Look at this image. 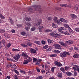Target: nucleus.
Masks as SVG:
<instances>
[{
    "mask_svg": "<svg viewBox=\"0 0 79 79\" xmlns=\"http://www.w3.org/2000/svg\"><path fill=\"white\" fill-rule=\"evenodd\" d=\"M20 72L21 73H23V74H25L26 73V72L24 71H23V70H20Z\"/></svg>",
    "mask_w": 79,
    "mask_h": 79,
    "instance_id": "09e8293b",
    "label": "nucleus"
},
{
    "mask_svg": "<svg viewBox=\"0 0 79 79\" xmlns=\"http://www.w3.org/2000/svg\"><path fill=\"white\" fill-rule=\"evenodd\" d=\"M42 79V77L40 76L37 77L36 79Z\"/></svg>",
    "mask_w": 79,
    "mask_h": 79,
    "instance_id": "37998d69",
    "label": "nucleus"
},
{
    "mask_svg": "<svg viewBox=\"0 0 79 79\" xmlns=\"http://www.w3.org/2000/svg\"><path fill=\"white\" fill-rule=\"evenodd\" d=\"M34 42L35 44H38V45H40V41H35Z\"/></svg>",
    "mask_w": 79,
    "mask_h": 79,
    "instance_id": "a878e982",
    "label": "nucleus"
},
{
    "mask_svg": "<svg viewBox=\"0 0 79 79\" xmlns=\"http://www.w3.org/2000/svg\"><path fill=\"white\" fill-rule=\"evenodd\" d=\"M48 42L49 44H51V43H53V41L51 40H48Z\"/></svg>",
    "mask_w": 79,
    "mask_h": 79,
    "instance_id": "cd10ccee",
    "label": "nucleus"
},
{
    "mask_svg": "<svg viewBox=\"0 0 79 79\" xmlns=\"http://www.w3.org/2000/svg\"><path fill=\"white\" fill-rule=\"evenodd\" d=\"M15 73H16V74H17L18 75L19 74V72H18V71H17V70H15Z\"/></svg>",
    "mask_w": 79,
    "mask_h": 79,
    "instance_id": "603ef678",
    "label": "nucleus"
},
{
    "mask_svg": "<svg viewBox=\"0 0 79 79\" xmlns=\"http://www.w3.org/2000/svg\"><path fill=\"white\" fill-rule=\"evenodd\" d=\"M44 31L45 32H50V30H44Z\"/></svg>",
    "mask_w": 79,
    "mask_h": 79,
    "instance_id": "338daca9",
    "label": "nucleus"
},
{
    "mask_svg": "<svg viewBox=\"0 0 79 79\" xmlns=\"http://www.w3.org/2000/svg\"><path fill=\"white\" fill-rule=\"evenodd\" d=\"M21 45L22 47H27V45H25V44H21Z\"/></svg>",
    "mask_w": 79,
    "mask_h": 79,
    "instance_id": "79ce46f5",
    "label": "nucleus"
},
{
    "mask_svg": "<svg viewBox=\"0 0 79 79\" xmlns=\"http://www.w3.org/2000/svg\"><path fill=\"white\" fill-rule=\"evenodd\" d=\"M75 66H76L77 68V71H78L79 73V68L78 67V66H77V65H75Z\"/></svg>",
    "mask_w": 79,
    "mask_h": 79,
    "instance_id": "0e129e2a",
    "label": "nucleus"
},
{
    "mask_svg": "<svg viewBox=\"0 0 79 79\" xmlns=\"http://www.w3.org/2000/svg\"><path fill=\"white\" fill-rule=\"evenodd\" d=\"M27 44L28 46H31L32 45V43H27Z\"/></svg>",
    "mask_w": 79,
    "mask_h": 79,
    "instance_id": "a18cd8bd",
    "label": "nucleus"
},
{
    "mask_svg": "<svg viewBox=\"0 0 79 79\" xmlns=\"http://www.w3.org/2000/svg\"><path fill=\"white\" fill-rule=\"evenodd\" d=\"M40 62L39 61H38L36 62L35 63V64H36L37 65H39V63H40Z\"/></svg>",
    "mask_w": 79,
    "mask_h": 79,
    "instance_id": "4d7b16f0",
    "label": "nucleus"
},
{
    "mask_svg": "<svg viewBox=\"0 0 79 79\" xmlns=\"http://www.w3.org/2000/svg\"><path fill=\"white\" fill-rule=\"evenodd\" d=\"M54 64H55L56 66H58V67H61V66H62V64L61 63L59 62L55 61L54 62Z\"/></svg>",
    "mask_w": 79,
    "mask_h": 79,
    "instance_id": "39448f33",
    "label": "nucleus"
},
{
    "mask_svg": "<svg viewBox=\"0 0 79 79\" xmlns=\"http://www.w3.org/2000/svg\"><path fill=\"white\" fill-rule=\"evenodd\" d=\"M57 17H55L53 19V20L55 23H56V22H57Z\"/></svg>",
    "mask_w": 79,
    "mask_h": 79,
    "instance_id": "4be33fe9",
    "label": "nucleus"
},
{
    "mask_svg": "<svg viewBox=\"0 0 79 79\" xmlns=\"http://www.w3.org/2000/svg\"><path fill=\"white\" fill-rule=\"evenodd\" d=\"M52 26L54 28H56L58 27V26L56 25H55L53 23H52Z\"/></svg>",
    "mask_w": 79,
    "mask_h": 79,
    "instance_id": "6ab92c4d",
    "label": "nucleus"
},
{
    "mask_svg": "<svg viewBox=\"0 0 79 79\" xmlns=\"http://www.w3.org/2000/svg\"><path fill=\"white\" fill-rule=\"evenodd\" d=\"M66 43L67 44H73V41H72L71 40H70L69 41H67L66 42Z\"/></svg>",
    "mask_w": 79,
    "mask_h": 79,
    "instance_id": "f8f14e48",
    "label": "nucleus"
},
{
    "mask_svg": "<svg viewBox=\"0 0 79 79\" xmlns=\"http://www.w3.org/2000/svg\"><path fill=\"white\" fill-rule=\"evenodd\" d=\"M54 52H55L56 53H60V51H58V50H54Z\"/></svg>",
    "mask_w": 79,
    "mask_h": 79,
    "instance_id": "c85d7f7f",
    "label": "nucleus"
},
{
    "mask_svg": "<svg viewBox=\"0 0 79 79\" xmlns=\"http://www.w3.org/2000/svg\"><path fill=\"white\" fill-rule=\"evenodd\" d=\"M7 60H9V61H13V60L12 59H11V58H7Z\"/></svg>",
    "mask_w": 79,
    "mask_h": 79,
    "instance_id": "864d4df0",
    "label": "nucleus"
},
{
    "mask_svg": "<svg viewBox=\"0 0 79 79\" xmlns=\"http://www.w3.org/2000/svg\"><path fill=\"white\" fill-rule=\"evenodd\" d=\"M68 76H71V72H69L67 73Z\"/></svg>",
    "mask_w": 79,
    "mask_h": 79,
    "instance_id": "13d9d810",
    "label": "nucleus"
},
{
    "mask_svg": "<svg viewBox=\"0 0 79 79\" xmlns=\"http://www.w3.org/2000/svg\"><path fill=\"white\" fill-rule=\"evenodd\" d=\"M5 32V30L3 29H0V33H3Z\"/></svg>",
    "mask_w": 79,
    "mask_h": 79,
    "instance_id": "412c9836",
    "label": "nucleus"
},
{
    "mask_svg": "<svg viewBox=\"0 0 79 79\" xmlns=\"http://www.w3.org/2000/svg\"><path fill=\"white\" fill-rule=\"evenodd\" d=\"M41 43H42V44H43L44 45L45 44V41L44 40H42L41 41Z\"/></svg>",
    "mask_w": 79,
    "mask_h": 79,
    "instance_id": "680f3d73",
    "label": "nucleus"
},
{
    "mask_svg": "<svg viewBox=\"0 0 79 79\" xmlns=\"http://www.w3.org/2000/svg\"><path fill=\"white\" fill-rule=\"evenodd\" d=\"M60 10V8L59 7H56L55 8V10L56 11V10Z\"/></svg>",
    "mask_w": 79,
    "mask_h": 79,
    "instance_id": "69168bd1",
    "label": "nucleus"
},
{
    "mask_svg": "<svg viewBox=\"0 0 79 79\" xmlns=\"http://www.w3.org/2000/svg\"><path fill=\"white\" fill-rule=\"evenodd\" d=\"M35 11H42V10L40 9H39L40 8V6L36 5L35 6Z\"/></svg>",
    "mask_w": 79,
    "mask_h": 79,
    "instance_id": "7ed1b4c3",
    "label": "nucleus"
},
{
    "mask_svg": "<svg viewBox=\"0 0 79 79\" xmlns=\"http://www.w3.org/2000/svg\"><path fill=\"white\" fill-rule=\"evenodd\" d=\"M64 34H65V35H69V33H68V32L67 31H65V32L64 33Z\"/></svg>",
    "mask_w": 79,
    "mask_h": 79,
    "instance_id": "de8ad7c7",
    "label": "nucleus"
},
{
    "mask_svg": "<svg viewBox=\"0 0 79 79\" xmlns=\"http://www.w3.org/2000/svg\"><path fill=\"white\" fill-rule=\"evenodd\" d=\"M13 58L15 60H16V61H18L19 58H20V55L19 54H18L16 55L15 56H14Z\"/></svg>",
    "mask_w": 79,
    "mask_h": 79,
    "instance_id": "423d86ee",
    "label": "nucleus"
},
{
    "mask_svg": "<svg viewBox=\"0 0 79 79\" xmlns=\"http://www.w3.org/2000/svg\"><path fill=\"white\" fill-rule=\"evenodd\" d=\"M59 43L62 45V46H64V47H67V44L65 43H64L63 42H59Z\"/></svg>",
    "mask_w": 79,
    "mask_h": 79,
    "instance_id": "9b49d317",
    "label": "nucleus"
},
{
    "mask_svg": "<svg viewBox=\"0 0 79 79\" xmlns=\"http://www.w3.org/2000/svg\"><path fill=\"white\" fill-rule=\"evenodd\" d=\"M50 56L51 57H56V55L55 54H52L50 55Z\"/></svg>",
    "mask_w": 79,
    "mask_h": 79,
    "instance_id": "7c9ffc66",
    "label": "nucleus"
},
{
    "mask_svg": "<svg viewBox=\"0 0 79 79\" xmlns=\"http://www.w3.org/2000/svg\"><path fill=\"white\" fill-rule=\"evenodd\" d=\"M30 61H32V59H27V60H25V62L23 63V64H27V63H28V62H30Z\"/></svg>",
    "mask_w": 79,
    "mask_h": 79,
    "instance_id": "6e6552de",
    "label": "nucleus"
},
{
    "mask_svg": "<svg viewBox=\"0 0 79 79\" xmlns=\"http://www.w3.org/2000/svg\"><path fill=\"white\" fill-rule=\"evenodd\" d=\"M22 56H24L25 58H28L29 60H31V57H29L26 53L23 52L22 54Z\"/></svg>",
    "mask_w": 79,
    "mask_h": 79,
    "instance_id": "20e7f679",
    "label": "nucleus"
},
{
    "mask_svg": "<svg viewBox=\"0 0 79 79\" xmlns=\"http://www.w3.org/2000/svg\"><path fill=\"white\" fill-rule=\"evenodd\" d=\"M60 71H62V72H63V73L64 72V68L61 67L60 68Z\"/></svg>",
    "mask_w": 79,
    "mask_h": 79,
    "instance_id": "72a5a7b5",
    "label": "nucleus"
},
{
    "mask_svg": "<svg viewBox=\"0 0 79 79\" xmlns=\"http://www.w3.org/2000/svg\"><path fill=\"white\" fill-rule=\"evenodd\" d=\"M73 57L76 58H78L79 57V55L77 54H75L73 55Z\"/></svg>",
    "mask_w": 79,
    "mask_h": 79,
    "instance_id": "dca6fc26",
    "label": "nucleus"
},
{
    "mask_svg": "<svg viewBox=\"0 0 79 79\" xmlns=\"http://www.w3.org/2000/svg\"><path fill=\"white\" fill-rule=\"evenodd\" d=\"M11 44L10 43H9L8 44H7L6 45V47L7 48H10V46H11Z\"/></svg>",
    "mask_w": 79,
    "mask_h": 79,
    "instance_id": "58836bf2",
    "label": "nucleus"
},
{
    "mask_svg": "<svg viewBox=\"0 0 79 79\" xmlns=\"http://www.w3.org/2000/svg\"><path fill=\"white\" fill-rule=\"evenodd\" d=\"M58 31L59 32H60L61 33H62V34H64V32L62 30H58Z\"/></svg>",
    "mask_w": 79,
    "mask_h": 79,
    "instance_id": "a19ab883",
    "label": "nucleus"
},
{
    "mask_svg": "<svg viewBox=\"0 0 79 79\" xmlns=\"http://www.w3.org/2000/svg\"><path fill=\"white\" fill-rule=\"evenodd\" d=\"M4 36L6 37H7V38H10V35L9 34L6 33L4 34Z\"/></svg>",
    "mask_w": 79,
    "mask_h": 79,
    "instance_id": "aec40b11",
    "label": "nucleus"
},
{
    "mask_svg": "<svg viewBox=\"0 0 79 79\" xmlns=\"http://www.w3.org/2000/svg\"><path fill=\"white\" fill-rule=\"evenodd\" d=\"M41 73H45V71L44 70H41Z\"/></svg>",
    "mask_w": 79,
    "mask_h": 79,
    "instance_id": "052dcab7",
    "label": "nucleus"
},
{
    "mask_svg": "<svg viewBox=\"0 0 79 79\" xmlns=\"http://www.w3.org/2000/svg\"><path fill=\"white\" fill-rule=\"evenodd\" d=\"M2 42L3 44V45H4V46H5V40H2Z\"/></svg>",
    "mask_w": 79,
    "mask_h": 79,
    "instance_id": "e433bc0d",
    "label": "nucleus"
},
{
    "mask_svg": "<svg viewBox=\"0 0 79 79\" xmlns=\"http://www.w3.org/2000/svg\"><path fill=\"white\" fill-rule=\"evenodd\" d=\"M30 52L32 53H36V50L35 49H32V48L30 49Z\"/></svg>",
    "mask_w": 79,
    "mask_h": 79,
    "instance_id": "ddd939ff",
    "label": "nucleus"
},
{
    "mask_svg": "<svg viewBox=\"0 0 79 79\" xmlns=\"http://www.w3.org/2000/svg\"><path fill=\"white\" fill-rule=\"evenodd\" d=\"M55 68L56 67H53L52 68L51 70H52V72H54V69H55Z\"/></svg>",
    "mask_w": 79,
    "mask_h": 79,
    "instance_id": "3c124183",
    "label": "nucleus"
},
{
    "mask_svg": "<svg viewBox=\"0 0 79 79\" xmlns=\"http://www.w3.org/2000/svg\"><path fill=\"white\" fill-rule=\"evenodd\" d=\"M76 67H73V68L74 69V71H76L77 70V67L76 66Z\"/></svg>",
    "mask_w": 79,
    "mask_h": 79,
    "instance_id": "bf43d9fd",
    "label": "nucleus"
},
{
    "mask_svg": "<svg viewBox=\"0 0 79 79\" xmlns=\"http://www.w3.org/2000/svg\"><path fill=\"white\" fill-rule=\"evenodd\" d=\"M48 21H50L52 20V19L51 17H49L48 18Z\"/></svg>",
    "mask_w": 79,
    "mask_h": 79,
    "instance_id": "c9c22d12",
    "label": "nucleus"
},
{
    "mask_svg": "<svg viewBox=\"0 0 79 79\" xmlns=\"http://www.w3.org/2000/svg\"><path fill=\"white\" fill-rule=\"evenodd\" d=\"M0 18H1V19H5V17L2 14H0Z\"/></svg>",
    "mask_w": 79,
    "mask_h": 79,
    "instance_id": "393cba45",
    "label": "nucleus"
},
{
    "mask_svg": "<svg viewBox=\"0 0 79 79\" xmlns=\"http://www.w3.org/2000/svg\"><path fill=\"white\" fill-rule=\"evenodd\" d=\"M27 25V26H29V27H31V23H27L26 24Z\"/></svg>",
    "mask_w": 79,
    "mask_h": 79,
    "instance_id": "8fccbe9b",
    "label": "nucleus"
},
{
    "mask_svg": "<svg viewBox=\"0 0 79 79\" xmlns=\"http://www.w3.org/2000/svg\"><path fill=\"white\" fill-rule=\"evenodd\" d=\"M60 6L62 7H68L69 6V5L66 4H61L60 5Z\"/></svg>",
    "mask_w": 79,
    "mask_h": 79,
    "instance_id": "4468645a",
    "label": "nucleus"
},
{
    "mask_svg": "<svg viewBox=\"0 0 79 79\" xmlns=\"http://www.w3.org/2000/svg\"><path fill=\"white\" fill-rule=\"evenodd\" d=\"M42 23V20L41 19H40L38 20V22L36 23V26L38 27H39L40 25Z\"/></svg>",
    "mask_w": 79,
    "mask_h": 79,
    "instance_id": "0eeeda50",
    "label": "nucleus"
},
{
    "mask_svg": "<svg viewBox=\"0 0 79 79\" xmlns=\"http://www.w3.org/2000/svg\"><path fill=\"white\" fill-rule=\"evenodd\" d=\"M35 30V27H32L31 28V31H34Z\"/></svg>",
    "mask_w": 79,
    "mask_h": 79,
    "instance_id": "c03bdc74",
    "label": "nucleus"
},
{
    "mask_svg": "<svg viewBox=\"0 0 79 79\" xmlns=\"http://www.w3.org/2000/svg\"><path fill=\"white\" fill-rule=\"evenodd\" d=\"M58 30H60L61 31L62 30H63L64 31H65V30H66V29H65V28H64V27H61Z\"/></svg>",
    "mask_w": 79,
    "mask_h": 79,
    "instance_id": "2f4dec72",
    "label": "nucleus"
},
{
    "mask_svg": "<svg viewBox=\"0 0 79 79\" xmlns=\"http://www.w3.org/2000/svg\"><path fill=\"white\" fill-rule=\"evenodd\" d=\"M75 30L77 32H79V29L78 28H75Z\"/></svg>",
    "mask_w": 79,
    "mask_h": 79,
    "instance_id": "6e6d98bb",
    "label": "nucleus"
},
{
    "mask_svg": "<svg viewBox=\"0 0 79 79\" xmlns=\"http://www.w3.org/2000/svg\"><path fill=\"white\" fill-rule=\"evenodd\" d=\"M60 21L63 22V23H67V21L65 20L64 19L61 18L60 19Z\"/></svg>",
    "mask_w": 79,
    "mask_h": 79,
    "instance_id": "2eb2a0df",
    "label": "nucleus"
},
{
    "mask_svg": "<svg viewBox=\"0 0 79 79\" xmlns=\"http://www.w3.org/2000/svg\"><path fill=\"white\" fill-rule=\"evenodd\" d=\"M12 51H14L15 52H18V51H19V50L18 49H16L15 48L12 49Z\"/></svg>",
    "mask_w": 79,
    "mask_h": 79,
    "instance_id": "f704fd0d",
    "label": "nucleus"
},
{
    "mask_svg": "<svg viewBox=\"0 0 79 79\" xmlns=\"http://www.w3.org/2000/svg\"><path fill=\"white\" fill-rule=\"evenodd\" d=\"M57 76L59 77H62V73H58L57 75Z\"/></svg>",
    "mask_w": 79,
    "mask_h": 79,
    "instance_id": "b1692460",
    "label": "nucleus"
},
{
    "mask_svg": "<svg viewBox=\"0 0 79 79\" xmlns=\"http://www.w3.org/2000/svg\"><path fill=\"white\" fill-rule=\"evenodd\" d=\"M70 69V68H69V67H67V66H66L65 67V69L66 71H68V70H69V69Z\"/></svg>",
    "mask_w": 79,
    "mask_h": 79,
    "instance_id": "c756f323",
    "label": "nucleus"
},
{
    "mask_svg": "<svg viewBox=\"0 0 79 79\" xmlns=\"http://www.w3.org/2000/svg\"><path fill=\"white\" fill-rule=\"evenodd\" d=\"M71 16L72 18H77L76 15L74 14H71Z\"/></svg>",
    "mask_w": 79,
    "mask_h": 79,
    "instance_id": "a211bd4d",
    "label": "nucleus"
},
{
    "mask_svg": "<svg viewBox=\"0 0 79 79\" xmlns=\"http://www.w3.org/2000/svg\"><path fill=\"white\" fill-rule=\"evenodd\" d=\"M26 34V33H25V31H23L21 33V34L22 35H25Z\"/></svg>",
    "mask_w": 79,
    "mask_h": 79,
    "instance_id": "49530a36",
    "label": "nucleus"
},
{
    "mask_svg": "<svg viewBox=\"0 0 79 79\" xmlns=\"http://www.w3.org/2000/svg\"><path fill=\"white\" fill-rule=\"evenodd\" d=\"M10 66L11 68H14V69H16V65L14 64H10Z\"/></svg>",
    "mask_w": 79,
    "mask_h": 79,
    "instance_id": "9d476101",
    "label": "nucleus"
},
{
    "mask_svg": "<svg viewBox=\"0 0 79 79\" xmlns=\"http://www.w3.org/2000/svg\"><path fill=\"white\" fill-rule=\"evenodd\" d=\"M28 10L29 11H30V12H32L34 11L31 8H30Z\"/></svg>",
    "mask_w": 79,
    "mask_h": 79,
    "instance_id": "5fc2aeb1",
    "label": "nucleus"
},
{
    "mask_svg": "<svg viewBox=\"0 0 79 79\" xmlns=\"http://www.w3.org/2000/svg\"><path fill=\"white\" fill-rule=\"evenodd\" d=\"M69 55V53L68 52H62L60 54V55L61 57L62 58H64V57H66L67 56V55Z\"/></svg>",
    "mask_w": 79,
    "mask_h": 79,
    "instance_id": "f03ea898",
    "label": "nucleus"
},
{
    "mask_svg": "<svg viewBox=\"0 0 79 79\" xmlns=\"http://www.w3.org/2000/svg\"><path fill=\"white\" fill-rule=\"evenodd\" d=\"M55 47H56V49H61V45L58 44H55L54 45Z\"/></svg>",
    "mask_w": 79,
    "mask_h": 79,
    "instance_id": "1a4fd4ad",
    "label": "nucleus"
},
{
    "mask_svg": "<svg viewBox=\"0 0 79 79\" xmlns=\"http://www.w3.org/2000/svg\"><path fill=\"white\" fill-rule=\"evenodd\" d=\"M33 62H36V61H37V58H34L33 59Z\"/></svg>",
    "mask_w": 79,
    "mask_h": 79,
    "instance_id": "4c0bfd02",
    "label": "nucleus"
},
{
    "mask_svg": "<svg viewBox=\"0 0 79 79\" xmlns=\"http://www.w3.org/2000/svg\"><path fill=\"white\" fill-rule=\"evenodd\" d=\"M42 29H43V26H40L39 27V31L40 32Z\"/></svg>",
    "mask_w": 79,
    "mask_h": 79,
    "instance_id": "5701e85b",
    "label": "nucleus"
},
{
    "mask_svg": "<svg viewBox=\"0 0 79 79\" xmlns=\"http://www.w3.org/2000/svg\"><path fill=\"white\" fill-rule=\"evenodd\" d=\"M64 26L65 27H66V28H70V27H69V25L67 24H64Z\"/></svg>",
    "mask_w": 79,
    "mask_h": 79,
    "instance_id": "bb28decb",
    "label": "nucleus"
},
{
    "mask_svg": "<svg viewBox=\"0 0 79 79\" xmlns=\"http://www.w3.org/2000/svg\"><path fill=\"white\" fill-rule=\"evenodd\" d=\"M50 35L52 37L54 36L55 37H61L62 35L61 34L56 32H52L50 33Z\"/></svg>",
    "mask_w": 79,
    "mask_h": 79,
    "instance_id": "f257e3e1",
    "label": "nucleus"
},
{
    "mask_svg": "<svg viewBox=\"0 0 79 79\" xmlns=\"http://www.w3.org/2000/svg\"><path fill=\"white\" fill-rule=\"evenodd\" d=\"M36 70L38 73H40V69H39V68H37Z\"/></svg>",
    "mask_w": 79,
    "mask_h": 79,
    "instance_id": "e2e57ef3",
    "label": "nucleus"
},
{
    "mask_svg": "<svg viewBox=\"0 0 79 79\" xmlns=\"http://www.w3.org/2000/svg\"><path fill=\"white\" fill-rule=\"evenodd\" d=\"M14 79H18V77L16 75L15 76Z\"/></svg>",
    "mask_w": 79,
    "mask_h": 79,
    "instance_id": "774afa93",
    "label": "nucleus"
},
{
    "mask_svg": "<svg viewBox=\"0 0 79 79\" xmlns=\"http://www.w3.org/2000/svg\"><path fill=\"white\" fill-rule=\"evenodd\" d=\"M43 48L44 49H46V48H48V45H46V46H44Z\"/></svg>",
    "mask_w": 79,
    "mask_h": 79,
    "instance_id": "ea45409f",
    "label": "nucleus"
},
{
    "mask_svg": "<svg viewBox=\"0 0 79 79\" xmlns=\"http://www.w3.org/2000/svg\"><path fill=\"white\" fill-rule=\"evenodd\" d=\"M25 19L26 21H30L31 20V18L30 17H26L25 18Z\"/></svg>",
    "mask_w": 79,
    "mask_h": 79,
    "instance_id": "f3484780",
    "label": "nucleus"
},
{
    "mask_svg": "<svg viewBox=\"0 0 79 79\" xmlns=\"http://www.w3.org/2000/svg\"><path fill=\"white\" fill-rule=\"evenodd\" d=\"M56 23H57V24H62V23L60 22V21L59 20H57Z\"/></svg>",
    "mask_w": 79,
    "mask_h": 79,
    "instance_id": "473e14b6",
    "label": "nucleus"
}]
</instances>
